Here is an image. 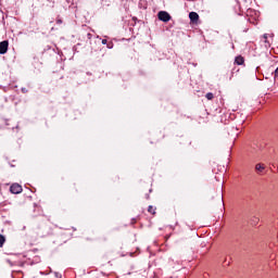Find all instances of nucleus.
<instances>
[{"instance_id":"f8f14e48","label":"nucleus","mask_w":278,"mask_h":278,"mask_svg":"<svg viewBox=\"0 0 278 278\" xmlns=\"http://www.w3.org/2000/svg\"><path fill=\"white\" fill-rule=\"evenodd\" d=\"M22 92H27V89H25V88H22Z\"/></svg>"},{"instance_id":"20e7f679","label":"nucleus","mask_w":278,"mask_h":278,"mask_svg":"<svg viewBox=\"0 0 278 278\" xmlns=\"http://www.w3.org/2000/svg\"><path fill=\"white\" fill-rule=\"evenodd\" d=\"M189 18L191 23H197L199 21V13L197 12H190L189 13Z\"/></svg>"},{"instance_id":"f03ea898","label":"nucleus","mask_w":278,"mask_h":278,"mask_svg":"<svg viewBox=\"0 0 278 278\" xmlns=\"http://www.w3.org/2000/svg\"><path fill=\"white\" fill-rule=\"evenodd\" d=\"M10 190H11L12 194H21V192H23V187L18 184H13L10 187Z\"/></svg>"},{"instance_id":"9b49d317","label":"nucleus","mask_w":278,"mask_h":278,"mask_svg":"<svg viewBox=\"0 0 278 278\" xmlns=\"http://www.w3.org/2000/svg\"><path fill=\"white\" fill-rule=\"evenodd\" d=\"M275 75H276V77H278V67L275 71Z\"/></svg>"},{"instance_id":"1a4fd4ad","label":"nucleus","mask_w":278,"mask_h":278,"mask_svg":"<svg viewBox=\"0 0 278 278\" xmlns=\"http://www.w3.org/2000/svg\"><path fill=\"white\" fill-rule=\"evenodd\" d=\"M148 212H150V214H155V208H153V206H149Z\"/></svg>"},{"instance_id":"423d86ee","label":"nucleus","mask_w":278,"mask_h":278,"mask_svg":"<svg viewBox=\"0 0 278 278\" xmlns=\"http://www.w3.org/2000/svg\"><path fill=\"white\" fill-rule=\"evenodd\" d=\"M264 168H266L265 166H264V164H256V166H255V169L258 172V173H263L264 172Z\"/></svg>"},{"instance_id":"4468645a","label":"nucleus","mask_w":278,"mask_h":278,"mask_svg":"<svg viewBox=\"0 0 278 278\" xmlns=\"http://www.w3.org/2000/svg\"><path fill=\"white\" fill-rule=\"evenodd\" d=\"M264 38H267V35H264Z\"/></svg>"},{"instance_id":"9d476101","label":"nucleus","mask_w":278,"mask_h":278,"mask_svg":"<svg viewBox=\"0 0 278 278\" xmlns=\"http://www.w3.org/2000/svg\"><path fill=\"white\" fill-rule=\"evenodd\" d=\"M102 45H108V40H106V39H103V40H102Z\"/></svg>"},{"instance_id":"f257e3e1","label":"nucleus","mask_w":278,"mask_h":278,"mask_svg":"<svg viewBox=\"0 0 278 278\" xmlns=\"http://www.w3.org/2000/svg\"><path fill=\"white\" fill-rule=\"evenodd\" d=\"M159 21H162L163 23H168V21H170V14H168V12L166 11H160Z\"/></svg>"},{"instance_id":"0eeeda50","label":"nucleus","mask_w":278,"mask_h":278,"mask_svg":"<svg viewBox=\"0 0 278 278\" xmlns=\"http://www.w3.org/2000/svg\"><path fill=\"white\" fill-rule=\"evenodd\" d=\"M5 244V237L3 235H0V249Z\"/></svg>"},{"instance_id":"6e6552de","label":"nucleus","mask_w":278,"mask_h":278,"mask_svg":"<svg viewBox=\"0 0 278 278\" xmlns=\"http://www.w3.org/2000/svg\"><path fill=\"white\" fill-rule=\"evenodd\" d=\"M206 99L208 101H212V99H214V93H212V92L206 93Z\"/></svg>"},{"instance_id":"ddd939ff","label":"nucleus","mask_w":278,"mask_h":278,"mask_svg":"<svg viewBox=\"0 0 278 278\" xmlns=\"http://www.w3.org/2000/svg\"><path fill=\"white\" fill-rule=\"evenodd\" d=\"M58 23H59V24H62V20H58Z\"/></svg>"},{"instance_id":"7ed1b4c3","label":"nucleus","mask_w":278,"mask_h":278,"mask_svg":"<svg viewBox=\"0 0 278 278\" xmlns=\"http://www.w3.org/2000/svg\"><path fill=\"white\" fill-rule=\"evenodd\" d=\"M8 47H9V42L8 41H1L0 42V54L3 55L5 53H8Z\"/></svg>"},{"instance_id":"39448f33","label":"nucleus","mask_w":278,"mask_h":278,"mask_svg":"<svg viewBox=\"0 0 278 278\" xmlns=\"http://www.w3.org/2000/svg\"><path fill=\"white\" fill-rule=\"evenodd\" d=\"M235 62H236V64H238V65L240 66V65L244 64V58H242V56H237V58L235 59Z\"/></svg>"}]
</instances>
